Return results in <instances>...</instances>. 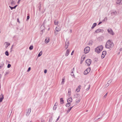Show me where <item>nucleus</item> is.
<instances>
[{
    "mask_svg": "<svg viewBox=\"0 0 122 122\" xmlns=\"http://www.w3.org/2000/svg\"><path fill=\"white\" fill-rule=\"evenodd\" d=\"M13 45H12V46H11V52L12 51V48H13Z\"/></svg>",
    "mask_w": 122,
    "mask_h": 122,
    "instance_id": "4d7b16f0",
    "label": "nucleus"
},
{
    "mask_svg": "<svg viewBox=\"0 0 122 122\" xmlns=\"http://www.w3.org/2000/svg\"><path fill=\"white\" fill-rule=\"evenodd\" d=\"M112 80H110L108 81L107 83H108L109 84L110 83L112 82Z\"/></svg>",
    "mask_w": 122,
    "mask_h": 122,
    "instance_id": "c9c22d12",
    "label": "nucleus"
},
{
    "mask_svg": "<svg viewBox=\"0 0 122 122\" xmlns=\"http://www.w3.org/2000/svg\"><path fill=\"white\" fill-rule=\"evenodd\" d=\"M64 79H62V81L61 83V84H63L64 82Z\"/></svg>",
    "mask_w": 122,
    "mask_h": 122,
    "instance_id": "2f4dec72",
    "label": "nucleus"
},
{
    "mask_svg": "<svg viewBox=\"0 0 122 122\" xmlns=\"http://www.w3.org/2000/svg\"><path fill=\"white\" fill-rule=\"evenodd\" d=\"M89 45H92V43L91 42H90L89 43Z\"/></svg>",
    "mask_w": 122,
    "mask_h": 122,
    "instance_id": "680f3d73",
    "label": "nucleus"
},
{
    "mask_svg": "<svg viewBox=\"0 0 122 122\" xmlns=\"http://www.w3.org/2000/svg\"><path fill=\"white\" fill-rule=\"evenodd\" d=\"M91 68L89 67L87 68L84 72V74L86 75L90 71Z\"/></svg>",
    "mask_w": 122,
    "mask_h": 122,
    "instance_id": "7ed1b4c3",
    "label": "nucleus"
},
{
    "mask_svg": "<svg viewBox=\"0 0 122 122\" xmlns=\"http://www.w3.org/2000/svg\"><path fill=\"white\" fill-rule=\"evenodd\" d=\"M29 18H30V16L29 15L28 16H27L26 20H28V19H29Z\"/></svg>",
    "mask_w": 122,
    "mask_h": 122,
    "instance_id": "49530a36",
    "label": "nucleus"
},
{
    "mask_svg": "<svg viewBox=\"0 0 122 122\" xmlns=\"http://www.w3.org/2000/svg\"><path fill=\"white\" fill-rule=\"evenodd\" d=\"M42 54V51H40L39 53L38 54V57H40Z\"/></svg>",
    "mask_w": 122,
    "mask_h": 122,
    "instance_id": "5701e85b",
    "label": "nucleus"
},
{
    "mask_svg": "<svg viewBox=\"0 0 122 122\" xmlns=\"http://www.w3.org/2000/svg\"><path fill=\"white\" fill-rule=\"evenodd\" d=\"M117 13L116 11H114L111 13V15H115Z\"/></svg>",
    "mask_w": 122,
    "mask_h": 122,
    "instance_id": "f3484780",
    "label": "nucleus"
},
{
    "mask_svg": "<svg viewBox=\"0 0 122 122\" xmlns=\"http://www.w3.org/2000/svg\"><path fill=\"white\" fill-rule=\"evenodd\" d=\"M15 3L14 1L13 0H11V5L13 6L15 4Z\"/></svg>",
    "mask_w": 122,
    "mask_h": 122,
    "instance_id": "412c9836",
    "label": "nucleus"
},
{
    "mask_svg": "<svg viewBox=\"0 0 122 122\" xmlns=\"http://www.w3.org/2000/svg\"><path fill=\"white\" fill-rule=\"evenodd\" d=\"M66 106L67 107H69L70 106V105H69L68 103H66Z\"/></svg>",
    "mask_w": 122,
    "mask_h": 122,
    "instance_id": "58836bf2",
    "label": "nucleus"
},
{
    "mask_svg": "<svg viewBox=\"0 0 122 122\" xmlns=\"http://www.w3.org/2000/svg\"><path fill=\"white\" fill-rule=\"evenodd\" d=\"M94 61H97V59L96 57L94 58Z\"/></svg>",
    "mask_w": 122,
    "mask_h": 122,
    "instance_id": "4c0bfd02",
    "label": "nucleus"
},
{
    "mask_svg": "<svg viewBox=\"0 0 122 122\" xmlns=\"http://www.w3.org/2000/svg\"><path fill=\"white\" fill-rule=\"evenodd\" d=\"M74 52V51H72V52H71V55H73Z\"/></svg>",
    "mask_w": 122,
    "mask_h": 122,
    "instance_id": "5fc2aeb1",
    "label": "nucleus"
},
{
    "mask_svg": "<svg viewBox=\"0 0 122 122\" xmlns=\"http://www.w3.org/2000/svg\"><path fill=\"white\" fill-rule=\"evenodd\" d=\"M85 56H82L81 57V60H82V61H84V59L85 58Z\"/></svg>",
    "mask_w": 122,
    "mask_h": 122,
    "instance_id": "393cba45",
    "label": "nucleus"
},
{
    "mask_svg": "<svg viewBox=\"0 0 122 122\" xmlns=\"http://www.w3.org/2000/svg\"><path fill=\"white\" fill-rule=\"evenodd\" d=\"M71 90L70 88L68 90V91L67 94V96L68 97H70L71 95Z\"/></svg>",
    "mask_w": 122,
    "mask_h": 122,
    "instance_id": "ddd939ff",
    "label": "nucleus"
},
{
    "mask_svg": "<svg viewBox=\"0 0 122 122\" xmlns=\"http://www.w3.org/2000/svg\"><path fill=\"white\" fill-rule=\"evenodd\" d=\"M56 106H54L53 107V109L54 110H56Z\"/></svg>",
    "mask_w": 122,
    "mask_h": 122,
    "instance_id": "79ce46f5",
    "label": "nucleus"
},
{
    "mask_svg": "<svg viewBox=\"0 0 122 122\" xmlns=\"http://www.w3.org/2000/svg\"><path fill=\"white\" fill-rule=\"evenodd\" d=\"M72 99L71 97L68 98L67 100V102H71L72 101Z\"/></svg>",
    "mask_w": 122,
    "mask_h": 122,
    "instance_id": "f8f14e48",
    "label": "nucleus"
},
{
    "mask_svg": "<svg viewBox=\"0 0 122 122\" xmlns=\"http://www.w3.org/2000/svg\"><path fill=\"white\" fill-rule=\"evenodd\" d=\"M86 63L88 66H89L92 63V61L90 59H88L86 61Z\"/></svg>",
    "mask_w": 122,
    "mask_h": 122,
    "instance_id": "20e7f679",
    "label": "nucleus"
},
{
    "mask_svg": "<svg viewBox=\"0 0 122 122\" xmlns=\"http://www.w3.org/2000/svg\"><path fill=\"white\" fill-rule=\"evenodd\" d=\"M30 69H31V68L30 67H29L28 68V70H27V72H28L29 71H30Z\"/></svg>",
    "mask_w": 122,
    "mask_h": 122,
    "instance_id": "a18cd8bd",
    "label": "nucleus"
},
{
    "mask_svg": "<svg viewBox=\"0 0 122 122\" xmlns=\"http://www.w3.org/2000/svg\"><path fill=\"white\" fill-rule=\"evenodd\" d=\"M103 31V30L100 29H98L95 31V32H94V34H95V33H98L100 32H102Z\"/></svg>",
    "mask_w": 122,
    "mask_h": 122,
    "instance_id": "1a4fd4ad",
    "label": "nucleus"
},
{
    "mask_svg": "<svg viewBox=\"0 0 122 122\" xmlns=\"http://www.w3.org/2000/svg\"><path fill=\"white\" fill-rule=\"evenodd\" d=\"M73 106H73L71 107H70L69 108H68V109L67 110V113H68L70 112V111H71V109L72 108Z\"/></svg>",
    "mask_w": 122,
    "mask_h": 122,
    "instance_id": "4468645a",
    "label": "nucleus"
},
{
    "mask_svg": "<svg viewBox=\"0 0 122 122\" xmlns=\"http://www.w3.org/2000/svg\"><path fill=\"white\" fill-rule=\"evenodd\" d=\"M65 44L69 45V42L68 41H66V42Z\"/></svg>",
    "mask_w": 122,
    "mask_h": 122,
    "instance_id": "473e14b6",
    "label": "nucleus"
},
{
    "mask_svg": "<svg viewBox=\"0 0 122 122\" xmlns=\"http://www.w3.org/2000/svg\"><path fill=\"white\" fill-rule=\"evenodd\" d=\"M70 32H71V33L72 32V30L71 29L70 30Z\"/></svg>",
    "mask_w": 122,
    "mask_h": 122,
    "instance_id": "338daca9",
    "label": "nucleus"
},
{
    "mask_svg": "<svg viewBox=\"0 0 122 122\" xmlns=\"http://www.w3.org/2000/svg\"><path fill=\"white\" fill-rule=\"evenodd\" d=\"M90 50V48L89 47L87 46L84 49V53L86 54L88 53Z\"/></svg>",
    "mask_w": 122,
    "mask_h": 122,
    "instance_id": "39448f33",
    "label": "nucleus"
},
{
    "mask_svg": "<svg viewBox=\"0 0 122 122\" xmlns=\"http://www.w3.org/2000/svg\"><path fill=\"white\" fill-rule=\"evenodd\" d=\"M69 45H67L66 44H65V49H66L68 48V47Z\"/></svg>",
    "mask_w": 122,
    "mask_h": 122,
    "instance_id": "f704fd0d",
    "label": "nucleus"
},
{
    "mask_svg": "<svg viewBox=\"0 0 122 122\" xmlns=\"http://www.w3.org/2000/svg\"><path fill=\"white\" fill-rule=\"evenodd\" d=\"M20 1L18 0V2H17L18 3V4H19L20 3Z\"/></svg>",
    "mask_w": 122,
    "mask_h": 122,
    "instance_id": "69168bd1",
    "label": "nucleus"
},
{
    "mask_svg": "<svg viewBox=\"0 0 122 122\" xmlns=\"http://www.w3.org/2000/svg\"><path fill=\"white\" fill-rule=\"evenodd\" d=\"M105 55H103L102 54V56H101V58L102 59H103L104 58V57L105 56Z\"/></svg>",
    "mask_w": 122,
    "mask_h": 122,
    "instance_id": "a19ab883",
    "label": "nucleus"
},
{
    "mask_svg": "<svg viewBox=\"0 0 122 122\" xmlns=\"http://www.w3.org/2000/svg\"><path fill=\"white\" fill-rule=\"evenodd\" d=\"M11 66V65L10 64H8L7 65V68H10Z\"/></svg>",
    "mask_w": 122,
    "mask_h": 122,
    "instance_id": "e433bc0d",
    "label": "nucleus"
},
{
    "mask_svg": "<svg viewBox=\"0 0 122 122\" xmlns=\"http://www.w3.org/2000/svg\"><path fill=\"white\" fill-rule=\"evenodd\" d=\"M57 103H56L55 104L54 106H57Z\"/></svg>",
    "mask_w": 122,
    "mask_h": 122,
    "instance_id": "6e6d98bb",
    "label": "nucleus"
},
{
    "mask_svg": "<svg viewBox=\"0 0 122 122\" xmlns=\"http://www.w3.org/2000/svg\"><path fill=\"white\" fill-rule=\"evenodd\" d=\"M81 86L80 85H79L78 87H77V88H78L79 89H81Z\"/></svg>",
    "mask_w": 122,
    "mask_h": 122,
    "instance_id": "09e8293b",
    "label": "nucleus"
},
{
    "mask_svg": "<svg viewBox=\"0 0 122 122\" xmlns=\"http://www.w3.org/2000/svg\"><path fill=\"white\" fill-rule=\"evenodd\" d=\"M42 27H43V30H41V32H42V33H41V34H42V33H43V32H42L43 31V30H44V29H45V27H44V25H42L41 26V29Z\"/></svg>",
    "mask_w": 122,
    "mask_h": 122,
    "instance_id": "b1692460",
    "label": "nucleus"
},
{
    "mask_svg": "<svg viewBox=\"0 0 122 122\" xmlns=\"http://www.w3.org/2000/svg\"><path fill=\"white\" fill-rule=\"evenodd\" d=\"M4 64V63L3 62H0V69H1V67L3 66Z\"/></svg>",
    "mask_w": 122,
    "mask_h": 122,
    "instance_id": "a211bd4d",
    "label": "nucleus"
},
{
    "mask_svg": "<svg viewBox=\"0 0 122 122\" xmlns=\"http://www.w3.org/2000/svg\"><path fill=\"white\" fill-rule=\"evenodd\" d=\"M76 90L77 91V92H78L80 91V89H79L78 88H77L76 89Z\"/></svg>",
    "mask_w": 122,
    "mask_h": 122,
    "instance_id": "37998d69",
    "label": "nucleus"
},
{
    "mask_svg": "<svg viewBox=\"0 0 122 122\" xmlns=\"http://www.w3.org/2000/svg\"><path fill=\"white\" fill-rule=\"evenodd\" d=\"M59 118H60V116H59L58 117V118L57 119L56 121V122L59 119Z\"/></svg>",
    "mask_w": 122,
    "mask_h": 122,
    "instance_id": "3c124183",
    "label": "nucleus"
},
{
    "mask_svg": "<svg viewBox=\"0 0 122 122\" xmlns=\"http://www.w3.org/2000/svg\"><path fill=\"white\" fill-rule=\"evenodd\" d=\"M47 72V71L46 70H45L44 71V73H46Z\"/></svg>",
    "mask_w": 122,
    "mask_h": 122,
    "instance_id": "864d4df0",
    "label": "nucleus"
},
{
    "mask_svg": "<svg viewBox=\"0 0 122 122\" xmlns=\"http://www.w3.org/2000/svg\"><path fill=\"white\" fill-rule=\"evenodd\" d=\"M81 101V99H77L76 100V103H78V102H79Z\"/></svg>",
    "mask_w": 122,
    "mask_h": 122,
    "instance_id": "bb28decb",
    "label": "nucleus"
},
{
    "mask_svg": "<svg viewBox=\"0 0 122 122\" xmlns=\"http://www.w3.org/2000/svg\"><path fill=\"white\" fill-rule=\"evenodd\" d=\"M17 6V5H16L15 6H14V7H11L10 6H9V7L10 8L11 10H13L14 9H15L16 7Z\"/></svg>",
    "mask_w": 122,
    "mask_h": 122,
    "instance_id": "6ab92c4d",
    "label": "nucleus"
},
{
    "mask_svg": "<svg viewBox=\"0 0 122 122\" xmlns=\"http://www.w3.org/2000/svg\"><path fill=\"white\" fill-rule=\"evenodd\" d=\"M5 43L6 44V46L5 47L6 48H7L8 47V46H10V43H8V42H5Z\"/></svg>",
    "mask_w": 122,
    "mask_h": 122,
    "instance_id": "aec40b11",
    "label": "nucleus"
},
{
    "mask_svg": "<svg viewBox=\"0 0 122 122\" xmlns=\"http://www.w3.org/2000/svg\"><path fill=\"white\" fill-rule=\"evenodd\" d=\"M55 24L56 25H57L58 24L59 22L58 21H55Z\"/></svg>",
    "mask_w": 122,
    "mask_h": 122,
    "instance_id": "72a5a7b5",
    "label": "nucleus"
},
{
    "mask_svg": "<svg viewBox=\"0 0 122 122\" xmlns=\"http://www.w3.org/2000/svg\"><path fill=\"white\" fill-rule=\"evenodd\" d=\"M5 55L7 56L9 55V52L7 51H6L5 52Z\"/></svg>",
    "mask_w": 122,
    "mask_h": 122,
    "instance_id": "7c9ffc66",
    "label": "nucleus"
},
{
    "mask_svg": "<svg viewBox=\"0 0 122 122\" xmlns=\"http://www.w3.org/2000/svg\"><path fill=\"white\" fill-rule=\"evenodd\" d=\"M109 84L107 83V84L106 85L107 86H109Z\"/></svg>",
    "mask_w": 122,
    "mask_h": 122,
    "instance_id": "bf43d9fd",
    "label": "nucleus"
},
{
    "mask_svg": "<svg viewBox=\"0 0 122 122\" xmlns=\"http://www.w3.org/2000/svg\"><path fill=\"white\" fill-rule=\"evenodd\" d=\"M106 51H104L102 52V54L105 55L106 54Z\"/></svg>",
    "mask_w": 122,
    "mask_h": 122,
    "instance_id": "a878e982",
    "label": "nucleus"
},
{
    "mask_svg": "<svg viewBox=\"0 0 122 122\" xmlns=\"http://www.w3.org/2000/svg\"><path fill=\"white\" fill-rule=\"evenodd\" d=\"M31 111V109L30 108H29L26 111V116H28L29 114L30 113Z\"/></svg>",
    "mask_w": 122,
    "mask_h": 122,
    "instance_id": "6e6552de",
    "label": "nucleus"
},
{
    "mask_svg": "<svg viewBox=\"0 0 122 122\" xmlns=\"http://www.w3.org/2000/svg\"><path fill=\"white\" fill-rule=\"evenodd\" d=\"M17 21L18 22H19V19L18 18L17 19Z\"/></svg>",
    "mask_w": 122,
    "mask_h": 122,
    "instance_id": "774afa93",
    "label": "nucleus"
},
{
    "mask_svg": "<svg viewBox=\"0 0 122 122\" xmlns=\"http://www.w3.org/2000/svg\"><path fill=\"white\" fill-rule=\"evenodd\" d=\"M122 48H121L120 49H119V51H122Z\"/></svg>",
    "mask_w": 122,
    "mask_h": 122,
    "instance_id": "e2e57ef3",
    "label": "nucleus"
},
{
    "mask_svg": "<svg viewBox=\"0 0 122 122\" xmlns=\"http://www.w3.org/2000/svg\"><path fill=\"white\" fill-rule=\"evenodd\" d=\"M52 121V118H50L49 119V122H51Z\"/></svg>",
    "mask_w": 122,
    "mask_h": 122,
    "instance_id": "8fccbe9b",
    "label": "nucleus"
},
{
    "mask_svg": "<svg viewBox=\"0 0 122 122\" xmlns=\"http://www.w3.org/2000/svg\"><path fill=\"white\" fill-rule=\"evenodd\" d=\"M113 43L110 40H108L106 42L105 47L107 49H110L113 47L114 46Z\"/></svg>",
    "mask_w": 122,
    "mask_h": 122,
    "instance_id": "f257e3e1",
    "label": "nucleus"
},
{
    "mask_svg": "<svg viewBox=\"0 0 122 122\" xmlns=\"http://www.w3.org/2000/svg\"><path fill=\"white\" fill-rule=\"evenodd\" d=\"M69 52L70 51L69 49H67L66 50V53H65V56H67L69 54Z\"/></svg>",
    "mask_w": 122,
    "mask_h": 122,
    "instance_id": "9d476101",
    "label": "nucleus"
},
{
    "mask_svg": "<svg viewBox=\"0 0 122 122\" xmlns=\"http://www.w3.org/2000/svg\"><path fill=\"white\" fill-rule=\"evenodd\" d=\"M68 102V104L69 105H70V106L71 105V102Z\"/></svg>",
    "mask_w": 122,
    "mask_h": 122,
    "instance_id": "603ef678",
    "label": "nucleus"
},
{
    "mask_svg": "<svg viewBox=\"0 0 122 122\" xmlns=\"http://www.w3.org/2000/svg\"><path fill=\"white\" fill-rule=\"evenodd\" d=\"M60 102L61 104H63V100L62 98H61L60 99Z\"/></svg>",
    "mask_w": 122,
    "mask_h": 122,
    "instance_id": "c85d7f7f",
    "label": "nucleus"
},
{
    "mask_svg": "<svg viewBox=\"0 0 122 122\" xmlns=\"http://www.w3.org/2000/svg\"><path fill=\"white\" fill-rule=\"evenodd\" d=\"M107 31L108 33L111 34L113 35H114V33L113 32L112 30L111 29H108L107 30Z\"/></svg>",
    "mask_w": 122,
    "mask_h": 122,
    "instance_id": "0eeeda50",
    "label": "nucleus"
},
{
    "mask_svg": "<svg viewBox=\"0 0 122 122\" xmlns=\"http://www.w3.org/2000/svg\"><path fill=\"white\" fill-rule=\"evenodd\" d=\"M0 102H2L3 100L4 99L3 95L2 94L0 96Z\"/></svg>",
    "mask_w": 122,
    "mask_h": 122,
    "instance_id": "2eb2a0df",
    "label": "nucleus"
},
{
    "mask_svg": "<svg viewBox=\"0 0 122 122\" xmlns=\"http://www.w3.org/2000/svg\"><path fill=\"white\" fill-rule=\"evenodd\" d=\"M49 39H48V40H47L46 39L45 40V42L46 43H47L49 42Z\"/></svg>",
    "mask_w": 122,
    "mask_h": 122,
    "instance_id": "cd10ccee",
    "label": "nucleus"
},
{
    "mask_svg": "<svg viewBox=\"0 0 122 122\" xmlns=\"http://www.w3.org/2000/svg\"><path fill=\"white\" fill-rule=\"evenodd\" d=\"M90 87V85H89L88 88L86 89V90L87 91L89 89Z\"/></svg>",
    "mask_w": 122,
    "mask_h": 122,
    "instance_id": "de8ad7c7",
    "label": "nucleus"
},
{
    "mask_svg": "<svg viewBox=\"0 0 122 122\" xmlns=\"http://www.w3.org/2000/svg\"><path fill=\"white\" fill-rule=\"evenodd\" d=\"M102 23V21H100L99 23H98V25H100V24H101V23Z\"/></svg>",
    "mask_w": 122,
    "mask_h": 122,
    "instance_id": "13d9d810",
    "label": "nucleus"
},
{
    "mask_svg": "<svg viewBox=\"0 0 122 122\" xmlns=\"http://www.w3.org/2000/svg\"><path fill=\"white\" fill-rule=\"evenodd\" d=\"M83 61H82V60H81V62H80V63L81 64L82 63Z\"/></svg>",
    "mask_w": 122,
    "mask_h": 122,
    "instance_id": "0e129e2a",
    "label": "nucleus"
},
{
    "mask_svg": "<svg viewBox=\"0 0 122 122\" xmlns=\"http://www.w3.org/2000/svg\"><path fill=\"white\" fill-rule=\"evenodd\" d=\"M33 48V46H30L29 47V49L30 50H31Z\"/></svg>",
    "mask_w": 122,
    "mask_h": 122,
    "instance_id": "c756f323",
    "label": "nucleus"
},
{
    "mask_svg": "<svg viewBox=\"0 0 122 122\" xmlns=\"http://www.w3.org/2000/svg\"><path fill=\"white\" fill-rule=\"evenodd\" d=\"M80 96V95L79 94H76L74 96V98H77L79 97Z\"/></svg>",
    "mask_w": 122,
    "mask_h": 122,
    "instance_id": "9b49d317",
    "label": "nucleus"
},
{
    "mask_svg": "<svg viewBox=\"0 0 122 122\" xmlns=\"http://www.w3.org/2000/svg\"><path fill=\"white\" fill-rule=\"evenodd\" d=\"M107 93H106V94H105V95L104 96H103V98H105L106 97V96H107Z\"/></svg>",
    "mask_w": 122,
    "mask_h": 122,
    "instance_id": "ea45409f",
    "label": "nucleus"
},
{
    "mask_svg": "<svg viewBox=\"0 0 122 122\" xmlns=\"http://www.w3.org/2000/svg\"><path fill=\"white\" fill-rule=\"evenodd\" d=\"M60 30V29H59L58 27H56L55 30V36L57 35L58 33V32Z\"/></svg>",
    "mask_w": 122,
    "mask_h": 122,
    "instance_id": "423d86ee",
    "label": "nucleus"
},
{
    "mask_svg": "<svg viewBox=\"0 0 122 122\" xmlns=\"http://www.w3.org/2000/svg\"><path fill=\"white\" fill-rule=\"evenodd\" d=\"M97 24L96 23H94L92 25V26L91 27L92 29H93L97 25Z\"/></svg>",
    "mask_w": 122,
    "mask_h": 122,
    "instance_id": "dca6fc26",
    "label": "nucleus"
},
{
    "mask_svg": "<svg viewBox=\"0 0 122 122\" xmlns=\"http://www.w3.org/2000/svg\"><path fill=\"white\" fill-rule=\"evenodd\" d=\"M38 7L39 8V11H40L41 9V6H39Z\"/></svg>",
    "mask_w": 122,
    "mask_h": 122,
    "instance_id": "c03bdc74",
    "label": "nucleus"
},
{
    "mask_svg": "<svg viewBox=\"0 0 122 122\" xmlns=\"http://www.w3.org/2000/svg\"><path fill=\"white\" fill-rule=\"evenodd\" d=\"M103 47L102 45L98 46L95 50V51L99 53L102 50Z\"/></svg>",
    "mask_w": 122,
    "mask_h": 122,
    "instance_id": "f03ea898",
    "label": "nucleus"
},
{
    "mask_svg": "<svg viewBox=\"0 0 122 122\" xmlns=\"http://www.w3.org/2000/svg\"><path fill=\"white\" fill-rule=\"evenodd\" d=\"M39 4V6H41V3L40 2Z\"/></svg>",
    "mask_w": 122,
    "mask_h": 122,
    "instance_id": "052dcab7",
    "label": "nucleus"
},
{
    "mask_svg": "<svg viewBox=\"0 0 122 122\" xmlns=\"http://www.w3.org/2000/svg\"><path fill=\"white\" fill-rule=\"evenodd\" d=\"M121 1H122V0H117V4H120V3H121Z\"/></svg>",
    "mask_w": 122,
    "mask_h": 122,
    "instance_id": "4be33fe9",
    "label": "nucleus"
}]
</instances>
